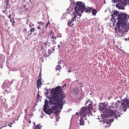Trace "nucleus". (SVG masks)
<instances>
[{"label": "nucleus", "mask_w": 129, "mask_h": 129, "mask_svg": "<svg viewBox=\"0 0 129 129\" xmlns=\"http://www.w3.org/2000/svg\"><path fill=\"white\" fill-rule=\"evenodd\" d=\"M127 108L129 109V100L124 99L122 102L118 101L116 103H112L109 106H108L106 103H100L99 110L103 112L102 120L104 124L106 123V126L108 127L113 121L114 118L117 119L118 117L120 116V113L116 110L117 108L120 111L125 112Z\"/></svg>", "instance_id": "1"}, {"label": "nucleus", "mask_w": 129, "mask_h": 129, "mask_svg": "<svg viewBox=\"0 0 129 129\" xmlns=\"http://www.w3.org/2000/svg\"><path fill=\"white\" fill-rule=\"evenodd\" d=\"M50 91V95L47 97L49 101L45 99L43 106L44 111L49 115L51 113H54L57 114L59 113L63 105L65 103V101L63 100L65 95L62 91L61 86L52 89Z\"/></svg>", "instance_id": "2"}, {"label": "nucleus", "mask_w": 129, "mask_h": 129, "mask_svg": "<svg viewBox=\"0 0 129 129\" xmlns=\"http://www.w3.org/2000/svg\"><path fill=\"white\" fill-rule=\"evenodd\" d=\"M76 5L74 8V11L73 12V17L71 18V20L68 21V25L72 27L74 24V22L76 20V18H80L81 15V13L83 12L85 10V12L89 13L92 11V9L91 8H87L85 7V4L81 2H77L76 4L75 2H72L71 4L72 5Z\"/></svg>", "instance_id": "3"}, {"label": "nucleus", "mask_w": 129, "mask_h": 129, "mask_svg": "<svg viewBox=\"0 0 129 129\" xmlns=\"http://www.w3.org/2000/svg\"><path fill=\"white\" fill-rule=\"evenodd\" d=\"M88 107V109L84 107H83L81 109L80 112H76V114L77 115L80 116V119L79 121H80L79 124L80 125H84V120L86 119V116L87 115H89L90 114V110L91 109L92 107L91 104H89Z\"/></svg>", "instance_id": "4"}, {"label": "nucleus", "mask_w": 129, "mask_h": 129, "mask_svg": "<svg viewBox=\"0 0 129 129\" xmlns=\"http://www.w3.org/2000/svg\"><path fill=\"white\" fill-rule=\"evenodd\" d=\"M119 22L116 23L117 28H115L116 35L117 37L122 38L126 34L129 29V27L127 25H119Z\"/></svg>", "instance_id": "5"}, {"label": "nucleus", "mask_w": 129, "mask_h": 129, "mask_svg": "<svg viewBox=\"0 0 129 129\" xmlns=\"http://www.w3.org/2000/svg\"><path fill=\"white\" fill-rule=\"evenodd\" d=\"M120 0H112V2L115 3ZM128 3V0H120V2L117 3L116 6L117 8L121 9H124V8Z\"/></svg>", "instance_id": "6"}, {"label": "nucleus", "mask_w": 129, "mask_h": 129, "mask_svg": "<svg viewBox=\"0 0 129 129\" xmlns=\"http://www.w3.org/2000/svg\"><path fill=\"white\" fill-rule=\"evenodd\" d=\"M120 18L119 20H117V22L116 23H117L119 22L120 23L119 25H126V18H127V19H129V15L127 17L125 13H122L121 12H119Z\"/></svg>", "instance_id": "7"}, {"label": "nucleus", "mask_w": 129, "mask_h": 129, "mask_svg": "<svg viewBox=\"0 0 129 129\" xmlns=\"http://www.w3.org/2000/svg\"><path fill=\"white\" fill-rule=\"evenodd\" d=\"M119 12L117 11H114L113 13L111 14L112 19L111 21L113 22V25H115L116 20H119L120 18Z\"/></svg>", "instance_id": "8"}, {"label": "nucleus", "mask_w": 129, "mask_h": 129, "mask_svg": "<svg viewBox=\"0 0 129 129\" xmlns=\"http://www.w3.org/2000/svg\"><path fill=\"white\" fill-rule=\"evenodd\" d=\"M12 83L9 81V80H6L5 81V82L3 83V86H2L3 89L7 88V89H8L10 85Z\"/></svg>", "instance_id": "9"}, {"label": "nucleus", "mask_w": 129, "mask_h": 129, "mask_svg": "<svg viewBox=\"0 0 129 129\" xmlns=\"http://www.w3.org/2000/svg\"><path fill=\"white\" fill-rule=\"evenodd\" d=\"M41 80V77L39 76V78L37 81V87L38 89L39 88V87L41 86L42 85Z\"/></svg>", "instance_id": "10"}, {"label": "nucleus", "mask_w": 129, "mask_h": 129, "mask_svg": "<svg viewBox=\"0 0 129 129\" xmlns=\"http://www.w3.org/2000/svg\"><path fill=\"white\" fill-rule=\"evenodd\" d=\"M5 60V57L2 54H0V60L2 62H4Z\"/></svg>", "instance_id": "11"}, {"label": "nucleus", "mask_w": 129, "mask_h": 129, "mask_svg": "<svg viewBox=\"0 0 129 129\" xmlns=\"http://www.w3.org/2000/svg\"><path fill=\"white\" fill-rule=\"evenodd\" d=\"M90 101V99H88V101H87V102H86L85 103V104L86 105L87 104H88V103H89V104H88V106H87V108H86V107H86L87 109H88V107L89 106V104H91L92 105V108H91V109H90V111H91V110H92V104H93L91 102H89V101Z\"/></svg>", "instance_id": "12"}, {"label": "nucleus", "mask_w": 129, "mask_h": 129, "mask_svg": "<svg viewBox=\"0 0 129 129\" xmlns=\"http://www.w3.org/2000/svg\"><path fill=\"white\" fill-rule=\"evenodd\" d=\"M74 93L75 94H77L79 90L77 88H75L73 90Z\"/></svg>", "instance_id": "13"}, {"label": "nucleus", "mask_w": 129, "mask_h": 129, "mask_svg": "<svg viewBox=\"0 0 129 129\" xmlns=\"http://www.w3.org/2000/svg\"><path fill=\"white\" fill-rule=\"evenodd\" d=\"M73 11V10H70V8H69V9H67V14H70L71 13V12L72 11V14L73 15V12L74 11ZM73 15L72 16V18L73 17Z\"/></svg>", "instance_id": "14"}, {"label": "nucleus", "mask_w": 129, "mask_h": 129, "mask_svg": "<svg viewBox=\"0 0 129 129\" xmlns=\"http://www.w3.org/2000/svg\"><path fill=\"white\" fill-rule=\"evenodd\" d=\"M35 31V28L33 27L31 28L29 31L30 32V33L29 34V35H31L32 34V33L34 32Z\"/></svg>", "instance_id": "15"}, {"label": "nucleus", "mask_w": 129, "mask_h": 129, "mask_svg": "<svg viewBox=\"0 0 129 129\" xmlns=\"http://www.w3.org/2000/svg\"><path fill=\"white\" fill-rule=\"evenodd\" d=\"M97 12V11L96 9H93L92 10V14L94 15H95L96 13Z\"/></svg>", "instance_id": "16"}, {"label": "nucleus", "mask_w": 129, "mask_h": 129, "mask_svg": "<svg viewBox=\"0 0 129 129\" xmlns=\"http://www.w3.org/2000/svg\"><path fill=\"white\" fill-rule=\"evenodd\" d=\"M38 24H39L40 25H39L40 26H41L42 25L43 26H44L45 25V24L42 21H38Z\"/></svg>", "instance_id": "17"}, {"label": "nucleus", "mask_w": 129, "mask_h": 129, "mask_svg": "<svg viewBox=\"0 0 129 129\" xmlns=\"http://www.w3.org/2000/svg\"><path fill=\"white\" fill-rule=\"evenodd\" d=\"M10 21L12 23V26H14V23H15V22L14 19H13L11 18L10 19Z\"/></svg>", "instance_id": "18"}, {"label": "nucleus", "mask_w": 129, "mask_h": 129, "mask_svg": "<svg viewBox=\"0 0 129 129\" xmlns=\"http://www.w3.org/2000/svg\"><path fill=\"white\" fill-rule=\"evenodd\" d=\"M5 2L6 5V7H5V8L7 9L8 7V6H9L10 4L9 3V2L8 1H5Z\"/></svg>", "instance_id": "19"}, {"label": "nucleus", "mask_w": 129, "mask_h": 129, "mask_svg": "<svg viewBox=\"0 0 129 129\" xmlns=\"http://www.w3.org/2000/svg\"><path fill=\"white\" fill-rule=\"evenodd\" d=\"M61 68L60 66L58 65L57 66L56 68V69L57 70H60V69Z\"/></svg>", "instance_id": "20"}, {"label": "nucleus", "mask_w": 129, "mask_h": 129, "mask_svg": "<svg viewBox=\"0 0 129 129\" xmlns=\"http://www.w3.org/2000/svg\"><path fill=\"white\" fill-rule=\"evenodd\" d=\"M49 91V89H47L46 90V93H45V95H46V96H47V95H48V92Z\"/></svg>", "instance_id": "21"}, {"label": "nucleus", "mask_w": 129, "mask_h": 129, "mask_svg": "<svg viewBox=\"0 0 129 129\" xmlns=\"http://www.w3.org/2000/svg\"><path fill=\"white\" fill-rule=\"evenodd\" d=\"M23 32L25 34H26L27 33V30L26 28H24L23 30Z\"/></svg>", "instance_id": "22"}, {"label": "nucleus", "mask_w": 129, "mask_h": 129, "mask_svg": "<svg viewBox=\"0 0 129 129\" xmlns=\"http://www.w3.org/2000/svg\"><path fill=\"white\" fill-rule=\"evenodd\" d=\"M3 62H1V63L0 64V66H1V68H2L3 67Z\"/></svg>", "instance_id": "23"}, {"label": "nucleus", "mask_w": 129, "mask_h": 129, "mask_svg": "<svg viewBox=\"0 0 129 129\" xmlns=\"http://www.w3.org/2000/svg\"><path fill=\"white\" fill-rule=\"evenodd\" d=\"M45 28H44V29H43L42 30V33L43 34H45V33H46V32L45 31V30L44 29Z\"/></svg>", "instance_id": "24"}, {"label": "nucleus", "mask_w": 129, "mask_h": 129, "mask_svg": "<svg viewBox=\"0 0 129 129\" xmlns=\"http://www.w3.org/2000/svg\"><path fill=\"white\" fill-rule=\"evenodd\" d=\"M34 24H33L32 23H31V24L29 25V26L31 28L32 27V26H34Z\"/></svg>", "instance_id": "25"}, {"label": "nucleus", "mask_w": 129, "mask_h": 129, "mask_svg": "<svg viewBox=\"0 0 129 129\" xmlns=\"http://www.w3.org/2000/svg\"><path fill=\"white\" fill-rule=\"evenodd\" d=\"M14 122H15L14 121L12 123L11 122L10 124H9L8 125V126H9L10 127H11L12 126L11 125L13 124L14 123Z\"/></svg>", "instance_id": "26"}, {"label": "nucleus", "mask_w": 129, "mask_h": 129, "mask_svg": "<svg viewBox=\"0 0 129 129\" xmlns=\"http://www.w3.org/2000/svg\"><path fill=\"white\" fill-rule=\"evenodd\" d=\"M45 115V113H42L41 115V118H43V116H44Z\"/></svg>", "instance_id": "27"}, {"label": "nucleus", "mask_w": 129, "mask_h": 129, "mask_svg": "<svg viewBox=\"0 0 129 129\" xmlns=\"http://www.w3.org/2000/svg\"><path fill=\"white\" fill-rule=\"evenodd\" d=\"M37 28L38 29L41 30V26H40V25H38L37 26Z\"/></svg>", "instance_id": "28"}, {"label": "nucleus", "mask_w": 129, "mask_h": 129, "mask_svg": "<svg viewBox=\"0 0 129 129\" xmlns=\"http://www.w3.org/2000/svg\"><path fill=\"white\" fill-rule=\"evenodd\" d=\"M48 42H44V46H47L48 44Z\"/></svg>", "instance_id": "29"}, {"label": "nucleus", "mask_w": 129, "mask_h": 129, "mask_svg": "<svg viewBox=\"0 0 129 129\" xmlns=\"http://www.w3.org/2000/svg\"><path fill=\"white\" fill-rule=\"evenodd\" d=\"M50 33L51 35L52 36H53L54 34V32H52V31H51L50 32Z\"/></svg>", "instance_id": "30"}, {"label": "nucleus", "mask_w": 129, "mask_h": 129, "mask_svg": "<svg viewBox=\"0 0 129 129\" xmlns=\"http://www.w3.org/2000/svg\"><path fill=\"white\" fill-rule=\"evenodd\" d=\"M57 38V37H56V36H53L52 37H51V38L52 39H56Z\"/></svg>", "instance_id": "31"}, {"label": "nucleus", "mask_w": 129, "mask_h": 129, "mask_svg": "<svg viewBox=\"0 0 129 129\" xmlns=\"http://www.w3.org/2000/svg\"><path fill=\"white\" fill-rule=\"evenodd\" d=\"M45 46H43L41 47V49H43L45 48Z\"/></svg>", "instance_id": "32"}, {"label": "nucleus", "mask_w": 129, "mask_h": 129, "mask_svg": "<svg viewBox=\"0 0 129 129\" xmlns=\"http://www.w3.org/2000/svg\"><path fill=\"white\" fill-rule=\"evenodd\" d=\"M11 15H9V18L10 19L11 18Z\"/></svg>", "instance_id": "33"}, {"label": "nucleus", "mask_w": 129, "mask_h": 129, "mask_svg": "<svg viewBox=\"0 0 129 129\" xmlns=\"http://www.w3.org/2000/svg\"><path fill=\"white\" fill-rule=\"evenodd\" d=\"M58 47L59 49L60 50V46L59 45H58Z\"/></svg>", "instance_id": "34"}, {"label": "nucleus", "mask_w": 129, "mask_h": 129, "mask_svg": "<svg viewBox=\"0 0 129 129\" xmlns=\"http://www.w3.org/2000/svg\"><path fill=\"white\" fill-rule=\"evenodd\" d=\"M47 25H45V26H44V27H45V29H46V28H47Z\"/></svg>", "instance_id": "35"}, {"label": "nucleus", "mask_w": 129, "mask_h": 129, "mask_svg": "<svg viewBox=\"0 0 129 129\" xmlns=\"http://www.w3.org/2000/svg\"><path fill=\"white\" fill-rule=\"evenodd\" d=\"M64 86L65 87H66L67 86V85L66 84H64V85H63L62 86L63 87Z\"/></svg>", "instance_id": "36"}, {"label": "nucleus", "mask_w": 129, "mask_h": 129, "mask_svg": "<svg viewBox=\"0 0 129 129\" xmlns=\"http://www.w3.org/2000/svg\"><path fill=\"white\" fill-rule=\"evenodd\" d=\"M50 23L49 22H48V23H47V24H46V25H48V24H49Z\"/></svg>", "instance_id": "37"}, {"label": "nucleus", "mask_w": 129, "mask_h": 129, "mask_svg": "<svg viewBox=\"0 0 129 129\" xmlns=\"http://www.w3.org/2000/svg\"><path fill=\"white\" fill-rule=\"evenodd\" d=\"M26 6V5H23V7H25Z\"/></svg>", "instance_id": "38"}, {"label": "nucleus", "mask_w": 129, "mask_h": 129, "mask_svg": "<svg viewBox=\"0 0 129 129\" xmlns=\"http://www.w3.org/2000/svg\"><path fill=\"white\" fill-rule=\"evenodd\" d=\"M28 10V8H27L25 9V11H27Z\"/></svg>", "instance_id": "39"}, {"label": "nucleus", "mask_w": 129, "mask_h": 129, "mask_svg": "<svg viewBox=\"0 0 129 129\" xmlns=\"http://www.w3.org/2000/svg\"><path fill=\"white\" fill-rule=\"evenodd\" d=\"M61 60L59 62H58V63L59 64H60V62H61Z\"/></svg>", "instance_id": "40"}, {"label": "nucleus", "mask_w": 129, "mask_h": 129, "mask_svg": "<svg viewBox=\"0 0 129 129\" xmlns=\"http://www.w3.org/2000/svg\"><path fill=\"white\" fill-rule=\"evenodd\" d=\"M118 98L117 96H116V97L115 96V98L116 99V98Z\"/></svg>", "instance_id": "41"}, {"label": "nucleus", "mask_w": 129, "mask_h": 129, "mask_svg": "<svg viewBox=\"0 0 129 129\" xmlns=\"http://www.w3.org/2000/svg\"><path fill=\"white\" fill-rule=\"evenodd\" d=\"M27 0H23V1H24L25 2Z\"/></svg>", "instance_id": "42"}, {"label": "nucleus", "mask_w": 129, "mask_h": 129, "mask_svg": "<svg viewBox=\"0 0 129 129\" xmlns=\"http://www.w3.org/2000/svg\"><path fill=\"white\" fill-rule=\"evenodd\" d=\"M9 0H5V1H8V2H9Z\"/></svg>", "instance_id": "43"}, {"label": "nucleus", "mask_w": 129, "mask_h": 129, "mask_svg": "<svg viewBox=\"0 0 129 129\" xmlns=\"http://www.w3.org/2000/svg\"><path fill=\"white\" fill-rule=\"evenodd\" d=\"M61 44H62V43L61 42H59Z\"/></svg>", "instance_id": "44"}, {"label": "nucleus", "mask_w": 129, "mask_h": 129, "mask_svg": "<svg viewBox=\"0 0 129 129\" xmlns=\"http://www.w3.org/2000/svg\"><path fill=\"white\" fill-rule=\"evenodd\" d=\"M28 123H31V121H29Z\"/></svg>", "instance_id": "45"}, {"label": "nucleus", "mask_w": 129, "mask_h": 129, "mask_svg": "<svg viewBox=\"0 0 129 129\" xmlns=\"http://www.w3.org/2000/svg\"><path fill=\"white\" fill-rule=\"evenodd\" d=\"M58 116L57 115V116H56H56H57V117H58Z\"/></svg>", "instance_id": "46"}, {"label": "nucleus", "mask_w": 129, "mask_h": 129, "mask_svg": "<svg viewBox=\"0 0 129 129\" xmlns=\"http://www.w3.org/2000/svg\"><path fill=\"white\" fill-rule=\"evenodd\" d=\"M68 71V72H70V70H69Z\"/></svg>", "instance_id": "47"}, {"label": "nucleus", "mask_w": 129, "mask_h": 129, "mask_svg": "<svg viewBox=\"0 0 129 129\" xmlns=\"http://www.w3.org/2000/svg\"><path fill=\"white\" fill-rule=\"evenodd\" d=\"M41 74V73H40L39 74V75H40V74Z\"/></svg>", "instance_id": "48"}, {"label": "nucleus", "mask_w": 129, "mask_h": 129, "mask_svg": "<svg viewBox=\"0 0 129 129\" xmlns=\"http://www.w3.org/2000/svg\"><path fill=\"white\" fill-rule=\"evenodd\" d=\"M27 111V110L26 109V112H25V113H26V112Z\"/></svg>", "instance_id": "49"}, {"label": "nucleus", "mask_w": 129, "mask_h": 129, "mask_svg": "<svg viewBox=\"0 0 129 129\" xmlns=\"http://www.w3.org/2000/svg\"><path fill=\"white\" fill-rule=\"evenodd\" d=\"M127 39L128 40H129V38H128Z\"/></svg>", "instance_id": "50"}, {"label": "nucleus", "mask_w": 129, "mask_h": 129, "mask_svg": "<svg viewBox=\"0 0 129 129\" xmlns=\"http://www.w3.org/2000/svg\"><path fill=\"white\" fill-rule=\"evenodd\" d=\"M59 37H61V36H60Z\"/></svg>", "instance_id": "51"}, {"label": "nucleus", "mask_w": 129, "mask_h": 129, "mask_svg": "<svg viewBox=\"0 0 129 129\" xmlns=\"http://www.w3.org/2000/svg\"><path fill=\"white\" fill-rule=\"evenodd\" d=\"M104 2H105V3H105V1H104Z\"/></svg>", "instance_id": "52"}, {"label": "nucleus", "mask_w": 129, "mask_h": 129, "mask_svg": "<svg viewBox=\"0 0 129 129\" xmlns=\"http://www.w3.org/2000/svg\"><path fill=\"white\" fill-rule=\"evenodd\" d=\"M8 92H10V91H8Z\"/></svg>", "instance_id": "53"}, {"label": "nucleus", "mask_w": 129, "mask_h": 129, "mask_svg": "<svg viewBox=\"0 0 129 129\" xmlns=\"http://www.w3.org/2000/svg\"><path fill=\"white\" fill-rule=\"evenodd\" d=\"M99 122H101V121H99Z\"/></svg>", "instance_id": "54"}, {"label": "nucleus", "mask_w": 129, "mask_h": 129, "mask_svg": "<svg viewBox=\"0 0 129 129\" xmlns=\"http://www.w3.org/2000/svg\"><path fill=\"white\" fill-rule=\"evenodd\" d=\"M48 50L49 51V50Z\"/></svg>", "instance_id": "55"}, {"label": "nucleus", "mask_w": 129, "mask_h": 129, "mask_svg": "<svg viewBox=\"0 0 129 129\" xmlns=\"http://www.w3.org/2000/svg\"><path fill=\"white\" fill-rule=\"evenodd\" d=\"M104 1H105V0H104Z\"/></svg>", "instance_id": "56"}]
</instances>
